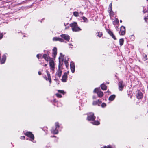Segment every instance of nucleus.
<instances>
[{"label": "nucleus", "instance_id": "1", "mask_svg": "<svg viewBox=\"0 0 148 148\" xmlns=\"http://www.w3.org/2000/svg\"><path fill=\"white\" fill-rule=\"evenodd\" d=\"M60 56L59 57V64L58 65V70L56 72V75L58 77H60L62 75V62L64 60V56L61 53H60Z\"/></svg>", "mask_w": 148, "mask_h": 148}, {"label": "nucleus", "instance_id": "2", "mask_svg": "<svg viewBox=\"0 0 148 148\" xmlns=\"http://www.w3.org/2000/svg\"><path fill=\"white\" fill-rule=\"evenodd\" d=\"M96 117L94 115V114L92 113H90L88 114L87 119L90 121V123L93 125H98L100 124V123L97 121H95Z\"/></svg>", "mask_w": 148, "mask_h": 148}, {"label": "nucleus", "instance_id": "3", "mask_svg": "<svg viewBox=\"0 0 148 148\" xmlns=\"http://www.w3.org/2000/svg\"><path fill=\"white\" fill-rule=\"evenodd\" d=\"M70 26L72 28V29L73 32H78L81 30L80 28L78 27L77 23L74 22L70 24Z\"/></svg>", "mask_w": 148, "mask_h": 148}, {"label": "nucleus", "instance_id": "4", "mask_svg": "<svg viewBox=\"0 0 148 148\" xmlns=\"http://www.w3.org/2000/svg\"><path fill=\"white\" fill-rule=\"evenodd\" d=\"M59 125L58 122L55 123V127H53L51 130V133L53 134H57L58 133V130L59 128Z\"/></svg>", "mask_w": 148, "mask_h": 148}, {"label": "nucleus", "instance_id": "5", "mask_svg": "<svg viewBox=\"0 0 148 148\" xmlns=\"http://www.w3.org/2000/svg\"><path fill=\"white\" fill-rule=\"evenodd\" d=\"M46 72L47 76H46V75H45L43 76V78L46 81H49V86H50L51 84V79L50 74L48 70H46Z\"/></svg>", "mask_w": 148, "mask_h": 148}, {"label": "nucleus", "instance_id": "6", "mask_svg": "<svg viewBox=\"0 0 148 148\" xmlns=\"http://www.w3.org/2000/svg\"><path fill=\"white\" fill-rule=\"evenodd\" d=\"M93 92L96 93L98 97H101L103 95V92L100 90L99 88H96L94 90Z\"/></svg>", "mask_w": 148, "mask_h": 148}, {"label": "nucleus", "instance_id": "7", "mask_svg": "<svg viewBox=\"0 0 148 148\" xmlns=\"http://www.w3.org/2000/svg\"><path fill=\"white\" fill-rule=\"evenodd\" d=\"M55 63L53 59H51L49 61V65L50 68L54 72L55 69Z\"/></svg>", "mask_w": 148, "mask_h": 148}, {"label": "nucleus", "instance_id": "8", "mask_svg": "<svg viewBox=\"0 0 148 148\" xmlns=\"http://www.w3.org/2000/svg\"><path fill=\"white\" fill-rule=\"evenodd\" d=\"M24 134L25 135L30 138V140L32 141V140H34V136L31 132H27L24 133Z\"/></svg>", "mask_w": 148, "mask_h": 148}, {"label": "nucleus", "instance_id": "9", "mask_svg": "<svg viewBox=\"0 0 148 148\" xmlns=\"http://www.w3.org/2000/svg\"><path fill=\"white\" fill-rule=\"evenodd\" d=\"M60 36L62 38H61L64 39L68 41H69L70 39L69 36L68 34H62L60 35Z\"/></svg>", "mask_w": 148, "mask_h": 148}, {"label": "nucleus", "instance_id": "10", "mask_svg": "<svg viewBox=\"0 0 148 148\" xmlns=\"http://www.w3.org/2000/svg\"><path fill=\"white\" fill-rule=\"evenodd\" d=\"M136 96L137 99H141L143 97V95L140 91L137 90L136 91Z\"/></svg>", "mask_w": 148, "mask_h": 148}, {"label": "nucleus", "instance_id": "11", "mask_svg": "<svg viewBox=\"0 0 148 148\" xmlns=\"http://www.w3.org/2000/svg\"><path fill=\"white\" fill-rule=\"evenodd\" d=\"M119 34L120 35H124L125 34V27L123 26L121 27L120 31L119 32Z\"/></svg>", "mask_w": 148, "mask_h": 148}, {"label": "nucleus", "instance_id": "12", "mask_svg": "<svg viewBox=\"0 0 148 148\" xmlns=\"http://www.w3.org/2000/svg\"><path fill=\"white\" fill-rule=\"evenodd\" d=\"M68 72H65L64 73V74L62 76V81L63 82H66L67 79V74L68 73Z\"/></svg>", "mask_w": 148, "mask_h": 148}, {"label": "nucleus", "instance_id": "13", "mask_svg": "<svg viewBox=\"0 0 148 148\" xmlns=\"http://www.w3.org/2000/svg\"><path fill=\"white\" fill-rule=\"evenodd\" d=\"M119 89L120 91H122L124 88V85L123 84V82L122 81H120L118 84Z\"/></svg>", "mask_w": 148, "mask_h": 148}, {"label": "nucleus", "instance_id": "14", "mask_svg": "<svg viewBox=\"0 0 148 148\" xmlns=\"http://www.w3.org/2000/svg\"><path fill=\"white\" fill-rule=\"evenodd\" d=\"M70 66L71 72L73 73H74L75 71V66L74 63L73 61L71 62Z\"/></svg>", "mask_w": 148, "mask_h": 148}, {"label": "nucleus", "instance_id": "15", "mask_svg": "<svg viewBox=\"0 0 148 148\" xmlns=\"http://www.w3.org/2000/svg\"><path fill=\"white\" fill-rule=\"evenodd\" d=\"M106 31L108 34L112 37L114 40H116V38L115 35H114L113 32L109 29H106Z\"/></svg>", "mask_w": 148, "mask_h": 148}, {"label": "nucleus", "instance_id": "16", "mask_svg": "<svg viewBox=\"0 0 148 148\" xmlns=\"http://www.w3.org/2000/svg\"><path fill=\"white\" fill-rule=\"evenodd\" d=\"M43 57L45 60L47 61H50L51 60L53 59L52 58H51L49 56H48L46 54H44L43 55Z\"/></svg>", "mask_w": 148, "mask_h": 148}, {"label": "nucleus", "instance_id": "17", "mask_svg": "<svg viewBox=\"0 0 148 148\" xmlns=\"http://www.w3.org/2000/svg\"><path fill=\"white\" fill-rule=\"evenodd\" d=\"M63 55L64 56V55ZM63 59L64 60L62 62V64H63V62L64 61L66 67H67L69 65L68 63V62L69 58L67 56L66 57V56L64 57V56Z\"/></svg>", "mask_w": 148, "mask_h": 148}, {"label": "nucleus", "instance_id": "18", "mask_svg": "<svg viewBox=\"0 0 148 148\" xmlns=\"http://www.w3.org/2000/svg\"><path fill=\"white\" fill-rule=\"evenodd\" d=\"M53 41H59L61 42H63L64 41V40L62 38L60 37H57L53 38Z\"/></svg>", "mask_w": 148, "mask_h": 148}, {"label": "nucleus", "instance_id": "19", "mask_svg": "<svg viewBox=\"0 0 148 148\" xmlns=\"http://www.w3.org/2000/svg\"><path fill=\"white\" fill-rule=\"evenodd\" d=\"M57 54V49L56 47H54L53 49V53L52 56L53 57L55 58L56 55Z\"/></svg>", "mask_w": 148, "mask_h": 148}, {"label": "nucleus", "instance_id": "20", "mask_svg": "<svg viewBox=\"0 0 148 148\" xmlns=\"http://www.w3.org/2000/svg\"><path fill=\"white\" fill-rule=\"evenodd\" d=\"M115 97V95H112L109 97L108 99L109 101H112L114 99Z\"/></svg>", "mask_w": 148, "mask_h": 148}, {"label": "nucleus", "instance_id": "21", "mask_svg": "<svg viewBox=\"0 0 148 148\" xmlns=\"http://www.w3.org/2000/svg\"><path fill=\"white\" fill-rule=\"evenodd\" d=\"M101 89L103 90H106L107 88V86L103 84H102L101 85Z\"/></svg>", "mask_w": 148, "mask_h": 148}, {"label": "nucleus", "instance_id": "22", "mask_svg": "<svg viewBox=\"0 0 148 148\" xmlns=\"http://www.w3.org/2000/svg\"><path fill=\"white\" fill-rule=\"evenodd\" d=\"M81 18L83 20L82 22H83L87 23L88 22V19L84 16L82 17Z\"/></svg>", "mask_w": 148, "mask_h": 148}, {"label": "nucleus", "instance_id": "23", "mask_svg": "<svg viewBox=\"0 0 148 148\" xmlns=\"http://www.w3.org/2000/svg\"><path fill=\"white\" fill-rule=\"evenodd\" d=\"M112 2L109 4V8L108 10V12H111L112 11Z\"/></svg>", "mask_w": 148, "mask_h": 148}, {"label": "nucleus", "instance_id": "24", "mask_svg": "<svg viewBox=\"0 0 148 148\" xmlns=\"http://www.w3.org/2000/svg\"><path fill=\"white\" fill-rule=\"evenodd\" d=\"M119 44L120 46H122L124 42V39L123 38H121L120 39L119 41Z\"/></svg>", "mask_w": 148, "mask_h": 148}, {"label": "nucleus", "instance_id": "25", "mask_svg": "<svg viewBox=\"0 0 148 148\" xmlns=\"http://www.w3.org/2000/svg\"><path fill=\"white\" fill-rule=\"evenodd\" d=\"M79 13L77 12H74L73 13V15L75 17H78L79 16Z\"/></svg>", "mask_w": 148, "mask_h": 148}, {"label": "nucleus", "instance_id": "26", "mask_svg": "<svg viewBox=\"0 0 148 148\" xmlns=\"http://www.w3.org/2000/svg\"><path fill=\"white\" fill-rule=\"evenodd\" d=\"M96 34H97V36L100 37H101L103 35L102 32H97Z\"/></svg>", "mask_w": 148, "mask_h": 148}, {"label": "nucleus", "instance_id": "27", "mask_svg": "<svg viewBox=\"0 0 148 148\" xmlns=\"http://www.w3.org/2000/svg\"><path fill=\"white\" fill-rule=\"evenodd\" d=\"M99 101V100H98L96 101H94L93 102L92 104L94 105H98V102Z\"/></svg>", "mask_w": 148, "mask_h": 148}, {"label": "nucleus", "instance_id": "28", "mask_svg": "<svg viewBox=\"0 0 148 148\" xmlns=\"http://www.w3.org/2000/svg\"><path fill=\"white\" fill-rule=\"evenodd\" d=\"M109 13L110 16L111 18L112 17H113L114 15V12L113 11L109 12Z\"/></svg>", "mask_w": 148, "mask_h": 148}, {"label": "nucleus", "instance_id": "29", "mask_svg": "<svg viewBox=\"0 0 148 148\" xmlns=\"http://www.w3.org/2000/svg\"><path fill=\"white\" fill-rule=\"evenodd\" d=\"M58 92L59 93H62L63 95H64L65 93L64 91L63 90H58Z\"/></svg>", "mask_w": 148, "mask_h": 148}, {"label": "nucleus", "instance_id": "30", "mask_svg": "<svg viewBox=\"0 0 148 148\" xmlns=\"http://www.w3.org/2000/svg\"><path fill=\"white\" fill-rule=\"evenodd\" d=\"M53 102L55 103L54 104V105L56 106H61V105H57V103H56V99H54L53 100Z\"/></svg>", "mask_w": 148, "mask_h": 148}, {"label": "nucleus", "instance_id": "31", "mask_svg": "<svg viewBox=\"0 0 148 148\" xmlns=\"http://www.w3.org/2000/svg\"><path fill=\"white\" fill-rule=\"evenodd\" d=\"M106 104L104 103H102L101 105V106L102 108H104V107H106Z\"/></svg>", "mask_w": 148, "mask_h": 148}, {"label": "nucleus", "instance_id": "32", "mask_svg": "<svg viewBox=\"0 0 148 148\" xmlns=\"http://www.w3.org/2000/svg\"><path fill=\"white\" fill-rule=\"evenodd\" d=\"M56 96L59 98H61L62 97V95L59 93H58L56 94Z\"/></svg>", "mask_w": 148, "mask_h": 148}, {"label": "nucleus", "instance_id": "33", "mask_svg": "<svg viewBox=\"0 0 148 148\" xmlns=\"http://www.w3.org/2000/svg\"><path fill=\"white\" fill-rule=\"evenodd\" d=\"M42 55L40 54H38L36 55V57L38 58L39 59L40 56H42Z\"/></svg>", "mask_w": 148, "mask_h": 148}, {"label": "nucleus", "instance_id": "34", "mask_svg": "<svg viewBox=\"0 0 148 148\" xmlns=\"http://www.w3.org/2000/svg\"><path fill=\"white\" fill-rule=\"evenodd\" d=\"M3 36V33L0 32V39H2Z\"/></svg>", "mask_w": 148, "mask_h": 148}, {"label": "nucleus", "instance_id": "35", "mask_svg": "<svg viewBox=\"0 0 148 148\" xmlns=\"http://www.w3.org/2000/svg\"><path fill=\"white\" fill-rule=\"evenodd\" d=\"M20 138L21 140H24L25 139V137L24 136H22L20 137Z\"/></svg>", "mask_w": 148, "mask_h": 148}, {"label": "nucleus", "instance_id": "36", "mask_svg": "<svg viewBox=\"0 0 148 148\" xmlns=\"http://www.w3.org/2000/svg\"><path fill=\"white\" fill-rule=\"evenodd\" d=\"M148 19V16L145 17L144 18V19L145 20V21H147Z\"/></svg>", "mask_w": 148, "mask_h": 148}, {"label": "nucleus", "instance_id": "37", "mask_svg": "<svg viewBox=\"0 0 148 148\" xmlns=\"http://www.w3.org/2000/svg\"><path fill=\"white\" fill-rule=\"evenodd\" d=\"M101 101L99 100V101L98 102V106H100V104H101Z\"/></svg>", "mask_w": 148, "mask_h": 148}, {"label": "nucleus", "instance_id": "38", "mask_svg": "<svg viewBox=\"0 0 148 148\" xmlns=\"http://www.w3.org/2000/svg\"><path fill=\"white\" fill-rule=\"evenodd\" d=\"M146 11H147V10H145V9H143V12L144 13H145L146 12Z\"/></svg>", "mask_w": 148, "mask_h": 148}, {"label": "nucleus", "instance_id": "39", "mask_svg": "<svg viewBox=\"0 0 148 148\" xmlns=\"http://www.w3.org/2000/svg\"><path fill=\"white\" fill-rule=\"evenodd\" d=\"M69 45L70 46V47L72 48V47L73 46V45L71 43H70L69 44Z\"/></svg>", "mask_w": 148, "mask_h": 148}, {"label": "nucleus", "instance_id": "40", "mask_svg": "<svg viewBox=\"0 0 148 148\" xmlns=\"http://www.w3.org/2000/svg\"><path fill=\"white\" fill-rule=\"evenodd\" d=\"M38 74L39 75H41L42 74V73H41V72L40 71H39L38 72Z\"/></svg>", "mask_w": 148, "mask_h": 148}, {"label": "nucleus", "instance_id": "41", "mask_svg": "<svg viewBox=\"0 0 148 148\" xmlns=\"http://www.w3.org/2000/svg\"><path fill=\"white\" fill-rule=\"evenodd\" d=\"M79 14L82 15L83 14V12H79Z\"/></svg>", "mask_w": 148, "mask_h": 148}, {"label": "nucleus", "instance_id": "42", "mask_svg": "<svg viewBox=\"0 0 148 148\" xmlns=\"http://www.w3.org/2000/svg\"><path fill=\"white\" fill-rule=\"evenodd\" d=\"M69 27V26H67V27H66L65 28V29H68Z\"/></svg>", "mask_w": 148, "mask_h": 148}, {"label": "nucleus", "instance_id": "43", "mask_svg": "<svg viewBox=\"0 0 148 148\" xmlns=\"http://www.w3.org/2000/svg\"><path fill=\"white\" fill-rule=\"evenodd\" d=\"M93 99H95L96 98V97L95 96H93Z\"/></svg>", "mask_w": 148, "mask_h": 148}, {"label": "nucleus", "instance_id": "44", "mask_svg": "<svg viewBox=\"0 0 148 148\" xmlns=\"http://www.w3.org/2000/svg\"><path fill=\"white\" fill-rule=\"evenodd\" d=\"M130 37H131L132 38H134V36L133 35H131V36H130Z\"/></svg>", "mask_w": 148, "mask_h": 148}, {"label": "nucleus", "instance_id": "45", "mask_svg": "<svg viewBox=\"0 0 148 148\" xmlns=\"http://www.w3.org/2000/svg\"><path fill=\"white\" fill-rule=\"evenodd\" d=\"M47 66V64H45L44 65V66Z\"/></svg>", "mask_w": 148, "mask_h": 148}, {"label": "nucleus", "instance_id": "46", "mask_svg": "<svg viewBox=\"0 0 148 148\" xmlns=\"http://www.w3.org/2000/svg\"><path fill=\"white\" fill-rule=\"evenodd\" d=\"M68 24V23H67L66 24L65 23H64V25L65 26H66L67 24Z\"/></svg>", "mask_w": 148, "mask_h": 148}, {"label": "nucleus", "instance_id": "47", "mask_svg": "<svg viewBox=\"0 0 148 148\" xmlns=\"http://www.w3.org/2000/svg\"><path fill=\"white\" fill-rule=\"evenodd\" d=\"M122 21L121 20H120V22L121 23H122Z\"/></svg>", "mask_w": 148, "mask_h": 148}, {"label": "nucleus", "instance_id": "48", "mask_svg": "<svg viewBox=\"0 0 148 148\" xmlns=\"http://www.w3.org/2000/svg\"><path fill=\"white\" fill-rule=\"evenodd\" d=\"M147 1H148V0H147Z\"/></svg>", "mask_w": 148, "mask_h": 148}]
</instances>
